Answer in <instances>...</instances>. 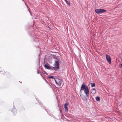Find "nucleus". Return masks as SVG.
I'll return each instance as SVG.
<instances>
[{
    "label": "nucleus",
    "instance_id": "nucleus-1",
    "mask_svg": "<svg viewBox=\"0 0 122 122\" xmlns=\"http://www.w3.org/2000/svg\"><path fill=\"white\" fill-rule=\"evenodd\" d=\"M84 90V92L86 94V96L88 97L89 92L88 87L87 86L85 85L84 83H83L82 84L81 87L80 91L81 92V90Z\"/></svg>",
    "mask_w": 122,
    "mask_h": 122
},
{
    "label": "nucleus",
    "instance_id": "nucleus-2",
    "mask_svg": "<svg viewBox=\"0 0 122 122\" xmlns=\"http://www.w3.org/2000/svg\"><path fill=\"white\" fill-rule=\"evenodd\" d=\"M95 11L96 13L97 14H99L100 13H103L106 12L107 11L104 9H96L95 10Z\"/></svg>",
    "mask_w": 122,
    "mask_h": 122
},
{
    "label": "nucleus",
    "instance_id": "nucleus-3",
    "mask_svg": "<svg viewBox=\"0 0 122 122\" xmlns=\"http://www.w3.org/2000/svg\"><path fill=\"white\" fill-rule=\"evenodd\" d=\"M106 57L107 61L110 64H111V60L110 56L107 54H106Z\"/></svg>",
    "mask_w": 122,
    "mask_h": 122
},
{
    "label": "nucleus",
    "instance_id": "nucleus-4",
    "mask_svg": "<svg viewBox=\"0 0 122 122\" xmlns=\"http://www.w3.org/2000/svg\"><path fill=\"white\" fill-rule=\"evenodd\" d=\"M55 81L56 84L59 86H60L61 83V80L57 79V80L55 79Z\"/></svg>",
    "mask_w": 122,
    "mask_h": 122
},
{
    "label": "nucleus",
    "instance_id": "nucleus-5",
    "mask_svg": "<svg viewBox=\"0 0 122 122\" xmlns=\"http://www.w3.org/2000/svg\"><path fill=\"white\" fill-rule=\"evenodd\" d=\"M68 105V103H66L65 104L64 106V107L65 109V110L67 112L68 111V108L67 107V106Z\"/></svg>",
    "mask_w": 122,
    "mask_h": 122
},
{
    "label": "nucleus",
    "instance_id": "nucleus-6",
    "mask_svg": "<svg viewBox=\"0 0 122 122\" xmlns=\"http://www.w3.org/2000/svg\"><path fill=\"white\" fill-rule=\"evenodd\" d=\"M96 90L95 88H93L91 90L92 94H94L96 92Z\"/></svg>",
    "mask_w": 122,
    "mask_h": 122
},
{
    "label": "nucleus",
    "instance_id": "nucleus-7",
    "mask_svg": "<svg viewBox=\"0 0 122 122\" xmlns=\"http://www.w3.org/2000/svg\"><path fill=\"white\" fill-rule=\"evenodd\" d=\"M55 65L56 66H59V62L58 61H55Z\"/></svg>",
    "mask_w": 122,
    "mask_h": 122
},
{
    "label": "nucleus",
    "instance_id": "nucleus-8",
    "mask_svg": "<svg viewBox=\"0 0 122 122\" xmlns=\"http://www.w3.org/2000/svg\"><path fill=\"white\" fill-rule=\"evenodd\" d=\"M11 111L13 113H16V109L15 108H14L12 109Z\"/></svg>",
    "mask_w": 122,
    "mask_h": 122
},
{
    "label": "nucleus",
    "instance_id": "nucleus-9",
    "mask_svg": "<svg viewBox=\"0 0 122 122\" xmlns=\"http://www.w3.org/2000/svg\"><path fill=\"white\" fill-rule=\"evenodd\" d=\"M45 67L47 69H50L51 68V67L47 65L46 64L45 66Z\"/></svg>",
    "mask_w": 122,
    "mask_h": 122
},
{
    "label": "nucleus",
    "instance_id": "nucleus-10",
    "mask_svg": "<svg viewBox=\"0 0 122 122\" xmlns=\"http://www.w3.org/2000/svg\"><path fill=\"white\" fill-rule=\"evenodd\" d=\"M59 66H56L53 67V68L54 70H56L58 69L59 68Z\"/></svg>",
    "mask_w": 122,
    "mask_h": 122
},
{
    "label": "nucleus",
    "instance_id": "nucleus-11",
    "mask_svg": "<svg viewBox=\"0 0 122 122\" xmlns=\"http://www.w3.org/2000/svg\"><path fill=\"white\" fill-rule=\"evenodd\" d=\"M91 87H93L94 86H95V84L94 83H91Z\"/></svg>",
    "mask_w": 122,
    "mask_h": 122
},
{
    "label": "nucleus",
    "instance_id": "nucleus-12",
    "mask_svg": "<svg viewBox=\"0 0 122 122\" xmlns=\"http://www.w3.org/2000/svg\"><path fill=\"white\" fill-rule=\"evenodd\" d=\"M66 3L69 5H70V3L69 1H68L67 0H64Z\"/></svg>",
    "mask_w": 122,
    "mask_h": 122
},
{
    "label": "nucleus",
    "instance_id": "nucleus-13",
    "mask_svg": "<svg viewBox=\"0 0 122 122\" xmlns=\"http://www.w3.org/2000/svg\"><path fill=\"white\" fill-rule=\"evenodd\" d=\"M96 99L97 101H99L100 100V97H96Z\"/></svg>",
    "mask_w": 122,
    "mask_h": 122
},
{
    "label": "nucleus",
    "instance_id": "nucleus-14",
    "mask_svg": "<svg viewBox=\"0 0 122 122\" xmlns=\"http://www.w3.org/2000/svg\"><path fill=\"white\" fill-rule=\"evenodd\" d=\"M48 77L49 78H52V79H55V78H54V76H50Z\"/></svg>",
    "mask_w": 122,
    "mask_h": 122
},
{
    "label": "nucleus",
    "instance_id": "nucleus-15",
    "mask_svg": "<svg viewBox=\"0 0 122 122\" xmlns=\"http://www.w3.org/2000/svg\"><path fill=\"white\" fill-rule=\"evenodd\" d=\"M119 66L120 67H122V64H120Z\"/></svg>",
    "mask_w": 122,
    "mask_h": 122
},
{
    "label": "nucleus",
    "instance_id": "nucleus-16",
    "mask_svg": "<svg viewBox=\"0 0 122 122\" xmlns=\"http://www.w3.org/2000/svg\"><path fill=\"white\" fill-rule=\"evenodd\" d=\"M37 73L38 74H39V71H37Z\"/></svg>",
    "mask_w": 122,
    "mask_h": 122
},
{
    "label": "nucleus",
    "instance_id": "nucleus-17",
    "mask_svg": "<svg viewBox=\"0 0 122 122\" xmlns=\"http://www.w3.org/2000/svg\"><path fill=\"white\" fill-rule=\"evenodd\" d=\"M48 27H49V28L50 29V28H49L48 26Z\"/></svg>",
    "mask_w": 122,
    "mask_h": 122
}]
</instances>
